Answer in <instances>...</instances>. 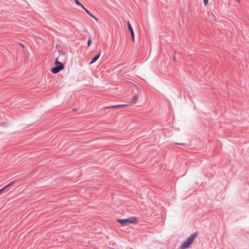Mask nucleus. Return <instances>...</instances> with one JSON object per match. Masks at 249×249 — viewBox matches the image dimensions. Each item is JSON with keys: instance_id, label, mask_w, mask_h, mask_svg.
<instances>
[{"instance_id": "nucleus-1", "label": "nucleus", "mask_w": 249, "mask_h": 249, "mask_svg": "<svg viewBox=\"0 0 249 249\" xmlns=\"http://www.w3.org/2000/svg\"><path fill=\"white\" fill-rule=\"evenodd\" d=\"M197 236V232H194L183 242L179 249H185L188 248L192 244L193 241Z\"/></svg>"}, {"instance_id": "nucleus-2", "label": "nucleus", "mask_w": 249, "mask_h": 249, "mask_svg": "<svg viewBox=\"0 0 249 249\" xmlns=\"http://www.w3.org/2000/svg\"><path fill=\"white\" fill-rule=\"evenodd\" d=\"M118 222L121 224L122 226H127L130 224L135 223V221L129 218L119 219Z\"/></svg>"}, {"instance_id": "nucleus-3", "label": "nucleus", "mask_w": 249, "mask_h": 249, "mask_svg": "<svg viewBox=\"0 0 249 249\" xmlns=\"http://www.w3.org/2000/svg\"><path fill=\"white\" fill-rule=\"evenodd\" d=\"M15 181H13L11 182L10 183H9L8 184H7V185L3 187L1 189H0V194L2 193H5L4 191L5 190V188H10V187H12L15 184Z\"/></svg>"}, {"instance_id": "nucleus-4", "label": "nucleus", "mask_w": 249, "mask_h": 249, "mask_svg": "<svg viewBox=\"0 0 249 249\" xmlns=\"http://www.w3.org/2000/svg\"><path fill=\"white\" fill-rule=\"evenodd\" d=\"M60 56H59L58 58H56L55 59V65H56L55 67H58L59 68H60V70H62L64 68V66H63V64L61 62H60L58 61V59H60Z\"/></svg>"}, {"instance_id": "nucleus-5", "label": "nucleus", "mask_w": 249, "mask_h": 249, "mask_svg": "<svg viewBox=\"0 0 249 249\" xmlns=\"http://www.w3.org/2000/svg\"><path fill=\"white\" fill-rule=\"evenodd\" d=\"M127 106H128V105H115V106H111L107 107V108H113L118 109V108H120L123 107Z\"/></svg>"}, {"instance_id": "nucleus-6", "label": "nucleus", "mask_w": 249, "mask_h": 249, "mask_svg": "<svg viewBox=\"0 0 249 249\" xmlns=\"http://www.w3.org/2000/svg\"><path fill=\"white\" fill-rule=\"evenodd\" d=\"M100 53H98V54H97L93 58H92L89 64H91L95 62L99 59V58L100 56Z\"/></svg>"}, {"instance_id": "nucleus-7", "label": "nucleus", "mask_w": 249, "mask_h": 249, "mask_svg": "<svg viewBox=\"0 0 249 249\" xmlns=\"http://www.w3.org/2000/svg\"><path fill=\"white\" fill-rule=\"evenodd\" d=\"M61 70H60V68L58 67H53L51 69V71L52 73L55 74L59 72Z\"/></svg>"}, {"instance_id": "nucleus-8", "label": "nucleus", "mask_w": 249, "mask_h": 249, "mask_svg": "<svg viewBox=\"0 0 249 249\" xmlns=\"http://www.w3.org/2000/svg\"><path fill=\"white\" fill-rule=\"evenodd\" d=\"M137 100V97L136 95H135L133 98L131 99L130 104H135L136 101Z\"/></svg>"}, {"instance_id": "nucleus-9", "label": "nucleus", "mask_w": 249, "mask_h": 249, "mask_svg": "<svg viewBox=\"0 0 249 249\" xmlns=\"http://www.w3.org/2000/svg\"><path fill=\"white\" fill-rule=\"evenodd\" d=\"M85 12L89 15L91 17H93V15H92L87 9H86L85 7L84 8H83Z\"/></svg>"}, {"instance_id": "nucleus-10", "label": "nucleus", "mask_w": 249, "mask_h": 249, "mask_svg": "<svg viewBox=\"0 0 249 249\" xmlns=\"http://www.w3.org/2000/svg\"><path fill=\"white\" fill-rule=\"evenodd\" d=\"M127 25L128 29L129 31L133 30L132 26L131 25L130 23L129 22H127Z\"/></svg>"}, {"instance_id": "nucleus-11", "label": "nucleus", "mask_w": 249, "mask_h": 249, "mask_svg": "<svg viewBox=\"0 0 249 249\" xmlns=\"http://www.w3.org/2000/svg\"><path fill=\"white\" fill-rule=\"evenodd\" d=\"M74 1L76 4L81 6L82 8H84V5H83L78 0H74Z\"/></svg>"}, {"instance_id": "nucleus-12", "label": "nucleus", "mask_w": 249, "mask_h": 249, "mask_svg": "<svg viewBox=\"0 0 249 249\" xmlns=\"http://www.w3.org/2000/svg\"><path fill=\"white\" fill-rule=\"evenodd\" d=\"M91 38H89L88 40V42H87L88 46H89L91 45Z\"/></svg>"}, {"instance_id": "nucleus-13", "label": "nucleus", "mask_w": 249, "mask_h": 249, "mask_svg": "<svg viewBox=\"0 0 249 249\" xmlns=\"http://www.w3.org/2000/svg\"><path fill=\"white\" fill-rule=\"evenodd\" d=\"M209 0H203L204 4L206 5L208 3Z\"/></svg>"}, {"instance_id": "nucleus-14", "label": "nucleus", "mask_w": 249, "mask_h": 249, "mask_svg": "<svg viewBox=\"0 0 249 249\" xmlns=\"http://www.w3.org/2000/svg\"><path fill=\"white\" fill-rule=\"evenodd\" d=\"M11 187L10 188H6L5 190L4 191L6 193V192H8V191H9L11 189Z\"/></svg>"}, {"instance_id": "nucleus-15", "label": "nucleus", "mask_w": 249, "mask_h": 249, "mask_svg": "<svg viewBox=\"0 0 249 249\" xmlns=\"http://www.w3.org/2000/svg\"><path fill=\"white\" fill-rule=\"evenodd\" d=\"M131 36L132 39L133 41L134 42V34L131 35Z\"/></svg>"}, {"instance_id": "nucleus-16", "label": "nucleus", "mask_w": 249, "mask_h": 249, "mask_svg": "<svg viewBox=\"0 0 249 249\" xmlns=\"http://www.w3.org/2000/svg\"><path fill=\"white\" fill-rule=\"evenodd\" d=\"M176 144H179V145H185V144L184 143H177Z\"/></svg>"}, {"instance_id": "nucleus-17", "label": "nucleus", "mask_w": 249, "mask_h": 249, "mask_svg": "<svg viewBox=\"0 0 249 249\" xmlns=\"http://www.w3.org/2000/svg\"><path fill=\"white\" fill-rule=\"evenodd\" d=\"M130 34L132 35V34H134V30H132V31H130Z\"/></svg>"}, {"instance_id": "nucleus-18", "label": "nucleus", "mask_w": 249, "mask_h": 249, "mask_svg": "<svg viewBox=\"0 0 249 249\" xmlns=\"http://www.w3.org/2000/svg\"><path fill=\"white\" fill-rule=\"evenodd\" d=\"M93 18H94V19H95L96 20H98V18L95 17L94 15H93V17H92Z\"/></svg>"}, {"instance_id": "nucleus-19", "label": "nucleus", "mask_w": 249, "mask_h": 249, "mask_svg": "<svg viewBox=\"0 0 249 249\" xmlns=\"http://www.w3.org/2000/svg\"><path fill=\"white\" fill-rule=\"evenodd\" d=\"M235 0L237 1H238V2L240 1V0Z\"/></svg>"}]
</instances>
